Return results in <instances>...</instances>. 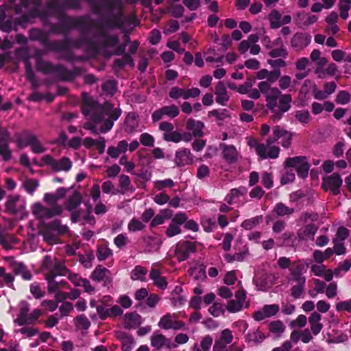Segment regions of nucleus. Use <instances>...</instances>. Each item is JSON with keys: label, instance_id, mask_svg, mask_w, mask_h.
Listing matches in <instances>:
<instances>
[{"label": "nucleus", "instance_id": "obj_22", "mask_svg": "<svg viewBox=\"0 0 351 351\" xmlns=\"http://www.w3.org/2000/svg\"><path fill=\"white\" fill-rule=\"evenodd\" d=\"M193 162V156L188 149L183 148L177 151L175 154V163L177 166L191 165Z\"/></svg>", "mask_w": 351, "mask_h": 351}, {"label": "nucleus", "instance_id": "obj_18", "mask_svg": "<svg viewBox=\"0 0 351 351\" xmlns=\"http://www.w3.org/2000/svg\"><path fill=\"white\" fill-rule=\"evenodd\" d=\"M5 207L12 213L22 212L25 208V202L19 195L9 196Z\"/></svg>", "mask_w": 351, "mask_h": 351}, {"label": "nucleus", "instance_id": "obj_63", "mask_svg": "<svg viewBox=\"0 0 351 351\" xmlns=\"http://www.w3.org/2000/svg\"><path fill=\"white\" fill-rule=\"evenodd\" d=\"M296 119L302 123H308L311 121L308 111L306 110H298L295 112Z\"/></svg>", "mask_w": 351, "mask_h": 351}, {"label": "nucleus", "instance_id": "obj_33", "mask_svg": "<svg viewBox=\"0 0 351 351\" xmlns=\"http://www.w3.org/2000/svg\"><path fill=\"white\" fill-rule=\"evenodd\" d=\"M128 147V142L123 140L118 143L117 147H109L107 153L112 158H117L121 154L125 153L127 151Z\"/></svg>", "mask_w": 351, "mask_h": 351}, {"label": "nucleus", "instance_id": "obj_7", "mask_svg": "<svg viewBox=\"0 0 351 351\" xmlns=\"http://www.w3.org/2000/svg\"><path fill=\"white\" fill-rule=\"evenodd\" d=\"M286 167L295 168L298 175L300 178H306L308 176L310 165L305 156H295L288 158L285 162Z\"/></svg>", "mask_w": 351, "mask_h": 351}, {"label": "nucleus", "instance_id": "obj_1", "mask_svg": "<svg viewBox=\"0 0 351 351\" xmlns=\"http://www.w3.org/2000/svg\"><path fill=\"white\" fill-rule=\"evenodd\" d=\"M83 114L91 121L84 125V128L90 130L93 134H97V130L94 124H101L100 132L106 133L111 130L114 121L117 120L121 115V110L114 108L109 103L99 105L91 98L84 99L82 105Z\"/></svg>", "mask_w": 351, "mask_h": 351}, {"label": "nucleus", "instance_id": "obj_52", "mask_svg": "<svg viewBox=\"0 0 351 351\" xmlns=\"http://www.w3.org/2000/svg\"><path fill=\"white\" fill-rule=\"evenodd\" d=\"M169 95L173 99H178L179 98L186 99V89L173 86L169 90Z\"/></svg>", "mask_w": 351, "mask_h": 351}, {"label": "nucleus", "instance_id": "obj_40", "mask_svg": "<svg viewBox=\"0 0 351 351\" xmlns=\"http://www.w3.org/2000/svg\"><path fill=\"white\" fill-rule=\"evenodd\" d=\"M320 321L321 315L317 312H314L309 318L311 329L315 335H318L323 328V325Z\"/></svg>", "mask_w": 351, "mask_h": 351}, {"label": "nucleus", "instance_id": "obj_20", "mask_svg": "<svg viewBox=\"0 0 351 351\" xmlns=\"http://www.w3.org/2000/svg\"><path fill=\"white\" fill-rule=\"evenodd\" d=\"M220 149L222 151L223 159L228 163H234L240 156L239 152L234 145L221 143Z\"/></svg>", "mask_w": 351, "mask_h": 351}, {"label": "nucleus", "instance_id": "obj_6", "mask_svg": "<svg viewBox=\"0 0 351 351\" xmlns=\"http://www.w3.org/2000/svg\"><path fill=\"white\" fill-rule=\"evenodd\" d=\"M232 332L224 329L218 333L213 345V351H243V348L233 343L228 346L233 340Z\"/></svg>", "mask_w": 351, "mask_h": 351}, {"label": "nucleus", "instance_id": "obj_62", "mask_svg": "<svg viewBox=\"0 0 351 351\" xmlns=\"http://www.w3.org/2000/svg\"><path fill=\"white\" fill-rule=\"evenodd\" d=\"M154 188L158 191L163 189L164 188H171L175 185L174 182L171 179H166L164 180H156L154 183Z\"/></svg>", "mask_w": 351, "mask_h": 351}, {"label": "nucleus", "instance_id": "obj_26", "mask_svg": "<svg viewBox=\"0 0 351 351\" xmlns=\"http://www.w3.org/2000/svg\"><path fill=\"white\" fill-rule=\"evenodd\" d=\"M311 271L316 276L323 277L326 281H330L333 278L331 270L327 269L323 264H315L311 266Z\"/></svg>", "mask_w": 351, "mask_h": 351}, {"label": "nucleus", "instance_id": "obj_8", "mask_svg": "<svg viewBox=\"0 0 351 351\" xmlns=\"http://www.w3.org/2000/svg\"><path fill=\"white\" fill-rule=\"evenodd\" d=\"M158 326L164 330H184L185 323L178 319L177 313H167L160 319Z\"/></svg>", "mask_w": 351, "mask_h": 351}, {"label": "nucleus", "instance_id": "obj_56", "mask_svg": "<svg viewBox=\"0 0 351 351\" xmlns=\"http://www.w3.org/2000/svg\"><path fill=\"white\" fill-rule=\"evenodd\" d=\"M163 139L167 142L179 143L182 139V136L177 131L172 130L169 133H164Z\"/></svg>", "mask_w": 351, "mask_h": 351}, {"label": "nucleus", "instance_id": "obj_54", "mask_svg": "<svg viewBox=\"0 0 351 351\" xmlns=\"http://www.w3.org/2000/svg\"><path fill=\"white\" fill-rule=\"evenodd\" d=\"M39 185L38 181L35 179H28L23 182V186L29 194H33Z\"/></svg>", "mask_w": 351, "mask_h": 351}, {"label": "nucleus", "instance_id": "obj_31", "mask_svg": "<svg viewBox=\"0 0 351 351\" xmlns=\"http://www.w3.org/2000/svg\"><path fill=\"white\" fill-rule=\"evenodd\" d=\"M149 277L152 280L154 286L162 290L167 288V282L166 279L161 276L159 270L156 269H152L150 271Z\"/></svg>", "mask_w": 351, "mask_h": 351}, {"label": "nucleus", "instance_id": "obj_38", "mask_svg": "<svg viewBox=\"0 0 351 351\" xmlns=\"http://www.w3.org/2000/svg\"><path fill=\"white\" fill-rule=\"evenodd\" d=\"M213 340L210 335L203 337L199 343H195L191 351H210Z\"/></svg>", "mask_w": 351, "mask_h": 351}, {"label": "nucleus", "instance_id": "obj_35", "mask_svg": "<svg viewBox=\"0 0 351 351\" xmlns=\"http://www.w3.org/2000/svg\"><path fill=\"white\" fill-rule=\"evenodd\" d=\"M119 186L120 188L119 193L121 194L128 192L133 193L135 190L131 184L129 176L124 174L121 175L119 178Z\"/></svg>", "mask_w": 351, "mask_h": 351}, {"label": "nucleus", "instance_id": "obj_55", "mask_svg": "<svg viewBox=\"0 0 351 351\" xmlns=\"http://www.w3.org/2000/svg\"><path fill=\"white\" fill-rule=\"evenodd\" d=\"M14 242V239L11 235L5 234L3 231L0 230V244L2 245L5 249H11V243Z\"/></svg>", "mask_w": 351, "mask_h": 351}, {"label": "nucleus", "instance_id": "obj_10", "mask_svg": "<svg viewBox=\"0 0 351 351\" xmlns=\"http://www.w3.org/2000/svg\"><path fill=\"white\" fill-rule=\"evenodd\" d=\"M32 213L39 219L51 218L62 213V208L60 205H53L51 208L43 206L40 203H35L32 208Z\"/></svg>", "mask_w": 351, "mask_h": 351}, {"label": "nucleus", "instance_id": "obj_60", "mask_svg": "<svg viewBox=\"0 0 351 351\" xmlns=\"http://www.w3.org/2000/svg\"><path fill=\"white\" fill-rule=\"evenodd\" d=\"M129 243V239L125 234H119L114 239V245L119 249L123 248Z\"/></svg>", "mask_w": 351, "mask_h": 351}, {"label": "nucleus", "instance_id": "obj_64", "mask_svg": "<svg viewBox=\"0 0 351 351\" xmlns=\"http://www.w3.org/2000/svg\"><path fill=\"white\" fill-rule=\"evenodd\" d=\"M292 84L291 77L289 75L280 76L278 79V86L282 90L290 88Z\"/></svg>", "mask_w": 351, "mask_h": 351}, {"label": "nucleus", "instance_id": "obj_17", "mask_svg": "<svg viewBox=\"0 0 351 351\" xmlns=\"http://www.w3.org/2000/svg\"><path fill=\"white\" fill-rule=\"evenodd\" d=\"M151 345L155 349L165 347L168 349L176 348V344H173L169 339H167L161 333L154 332L150 337Z\"/></svg>", "mask_w": 351, "mask_h": 351}, {"label": "nucleus", "instance_id": "obj_9", "mask_svg": "<svg viewBox=\"0 0 351 351\" xmlns=\"http://www.w3.org/2000/svg\"><path fill=\"white\" fill-rule=\"evenodd\" d=\"M19 141L23 147L29 145L32 151L35 154H42L46 151V148L41 144L38 137L29 132H23Z\"/></svg>", "mask_w": 351, "mask_h": 351}, {"label": "nucleus", "instance_id": "obj_36", "mask_svg": "<svg viewBox=\"0 0 351 351\" xmlns=\"http://www.w3.org/2000/svg\"><path fill=\"white\" fill-rule=\"evenodd\" d=\"M82 197L78 192H75L72 195L68 197L64 206L68 211L77 209L78 206L81 204Z\"/></svg>", "mask_w": 351, "mask_h": 351}, {"label": "nucleus", "instance_id": "obj_5", "mask_svg": "<svg viewBox=\"0 0 351 351\" xmlns=\"http://www.w3.org/2000/svg\"><path fill=\"white\" fill-rule=\"evenodd\" d=\"M19 312L14 322L19 326L34 324L41 315L39 309H34L29 313V304L26 301H21L18 306Z\"/></svg>", "mask_w": 351, "mask_h": 351}, {"label": "nucleus", "instance_id": "obj_12", "mask_svg": "<svg viewBox=\"0 0 351 351\" xmlns=\"http://www.w3.org/2000/svg\"><path fill=\"white\" fill-rule=\"evenodd\" d=\"M259 40L257 34H253L248 36L247 40H242L239 45V51L241 53H245L249 49L252 55H257L261 51V47L256 44Z\"/></svg>", "mask_w": 351, "mask_h": 351}, {"label": "nucleus", "instance_id": "obj_16", "mask_svg": "<svg viewBox=\"0 0 351 351\" xmlns=\"http://www.w3.org/2000/svg\"><path fill=\"white\" fill-rule=\"evenodd\" d=\"M311 41V36L307 33L298 32L295 34L291 40V46L295 51H301L306 48Z\"/></svg>", "mask_w": 351, "mask_h": 351}, {"label": "nucleus", "instance_id": "obj_57", "mask_svg": "<svg viewBox=\"0 0 351 351\" xmlns=\"http://www.w3.org/2000/svg\"><path fill=\"white\" fill-rule=\"evenodd\" d=\"M101 41L103 43L104 47H110L115 46L119 41V38L116 35L105 34L102 36Z\"/></svg>", "mask_w": 351, "mask_h": 351}, {"label": "nucleus", "instance_id": "obj_50", "mask_svg": "<svg viewBox=\"0 0 351 351\" xmlns=\"http://www.w3.org/2000/svg\"><path fill=\"white\" fill-rule=\"evenodd\" d=\"M297 20L299 23H302L304 26H309L317 22L318 18L315 15L307 14L304 16L303 14L298 12L296 14Z\"/></svg>", "mask_w": 351, "mask_h": 351}, {"label": "nucleus", "instance_id": "obj_45", "mask_svg": "<svg viewBox=\"0 0 351 351\" xmlns=\"http://www.w3.org/2000/svg\"><path fill=\"white\" fill-rule=\"evenodd\" d=\"M247 190L245 187H240L239 189H232L230 193L226 196V201L228 204L231 205L233 204L235 199L239 198L240 196L245 195Z\"/></svg>", "mask_w": 351, "mask_h": 351}, {"label": "nucleus", "instance_id": "obj_41", "mask_svg": "<svg viewBox=\"0 0 351 351\" xmlns=\"http://www.w3.org/2000/svg\"><path fill=\"white\" fill-rule=\"evenodd\" d=\"M138 126V116L134 113L128 114L125 121V131L128 133H132L136 130Z\"/></svg>", "mask_w": 351, "mask_h": 351}, {"label": "nucleus", "instance_id": "obj_42", "mask_svg": "<svg viewBox=\"0 0 351 351\" xmlns=\"http://www.w3.org/2000/svg\"><path fill=\"white\" fill-rule=\"evenodd\" d=\"M125 65L134 66L133 59L130 54L125 53L121 58L116 59L114 62L113 69L114 71H119Z\"/></svg>", "mask_w": 351, "mask_h": 351}, {"label": "nucleus", "instance_id": "obj_34", "mask_svg": "<svg viewBox=\"0 0 351 351\" xmlns=\"http://www.w3.org/2000/svg\"><path fill=\"white\" fill-rule=\"evenodd\" d=\"M14 281V276L10 273H6L5 269L0 267V288L5 285L12 289H15Z\"/></svg>", "mask_w": 351, "mask_h": 351}, {"label": "nucleus", "instance_id": "obj_39", "mask_svg": "<svg viewBox=\"0 0 351 351\" xmlns=\"http://www.w3.org/2000/svg\"><path fill=\"white\" fill-rule=\"evenodd\" d=\"M122 343L123 351H130L135 346L134 338L124 332H119L117 335Z\"/></svg>", "mask_w": 351, "mask_h": 351}, {"label": "nucleus", "instance_id": "obj_2", "mask_svg": "<svg viewBox=\"0 0 351 351\" xmlns=\"http://www.w3.org/2000/svg\"><path fill=\"white\" fill-rule=\"evenodd\" d=\"M272 134L266 141V145L258 143L256 139L248 140V145L255 149L256 153L262 159L277 158L279 155L280 148L278 146L272 145L277 141L282 147L287 148L291 145L292 134L284 128L279 125L274 126L271 128Z\"/></svg>", "mask_w": 351, "mask_h": 351}, {"label": "nucleus", "instance_id": "obj_46", "mask_svg": "<svg viewBox=\"0 0 351 351\" xmlns=\"http://www.w3.org/2000/svg\"><path fill=\"white\" fill-rule=\"evenodd\" d=\"M273 212L278 217H284L292 215L294 209L287 206L283 203L279 202L274 206Z\"/></svg>", "mask_w": 351, "mask_h": 351}, {"label": "nucleus", "instance_id": "obj_53", "mask_svg": "<svg viewBox=\"0 0 351 351\" xmlns=\"http://www.w3.org/2000/svg\"><path fill=\"white\" fill-rule=\"evenodd\" d=\"M265 339V336L258 330L249 332L246 336V341L255 343H261Z\"/></svg>", "mask_w": 351, "mask_h": 351}, {"label": "nucleus", "instance_id": "obj_51", "mask_svg": "<svg viewBox=\"0 0 351 351\" xmlns=\"http://www.w3.org/2000/svg\"><path fill=\"white\" fill-rule=\"evenodd\" d=\"M75 325L78 330H86L90 326V322L84 315H80L75 319Z\"/></svg>", "mask_w": 351, "mask_h": 351}, {"label": "nucleus", "instance_id": "obj_28", "mask_svg": "<svg viewBox=\"0 0 351 351\" xmlns=\"http://www.w3.org/2000/svg\"><path fill=\"white\" fill-rule=\"evenodd\" d=\"M254 281L259 290L266 291L275 283V276L271 274H265Z\"/></svg>", "mask_w": 351, "mask_h": 351}, {"label": "nucleus", "instance_id": "obj_29", "mask_svg": "<svg viewBox=\"0 0 351 351\" xmlns=\"http://www.w3.org/2000/svg\"><path fill=\"white\" fill-rule=\"evenodd\" d=\"M204 124L200 121L189 119L186 123V129L192 133L194 136H202Z\"/></svg>", "mask_w": 351, "mask_h": 351}, {"label": "nucleus", "instance_id": "obj_58", "mask_svg": "<svg viewBox=\"0 0 351 351\" xmlns=\"http://www.w3.org/2000/svg\"><path fill=\"white\" fill-rule=\"evenodd\" d=\"M351 267V262L349 260H346L341 265L335 269L333 276L337 277L341 276L343 274L346 273Z\"/></svg>", "mask_w": 351, "mask_h": 351}, {"label": "nucleus", "instance_id": "obj_4", "mask_svg": "<svg viewBox=\"0 0 351 351\" xmlns=\"http://www.w3.org/2000/svg\"><path fill=\"white\" fill-rule=\"evenodd\" d=\"M22 7L24 8H30V11L28 14H24L21 17L19 23L22 26H25L26 23H32V19L36 16L46 17L48 15L61 14L62 10L66 7L75 8L77 5V2H67L64 5H60L57 2H50L48 3L46 11L41 13L40 10V0H32L31 3H29L26 0H21Z\"/></svg>", "mask_w": 351, "mask_h": 351}, {"label": "nucleus", "instance_id": "obj_11", "mask_svg": "<svg viewBox=\"0 0 351 351\" xmlns=\"http://www.w3.org/2000/svg\"><path fill=\"white\" fill-rule=\"evenodd\" d=\"M196 250V245L194 242L184 241H180L175 247V256L178 261L186 260L191 253Z\"/></svg>", "mask_w": 351, "mask_h": 351}, {"label": "nucleus", "instance_id": "obj_30", "mask_svg": "<svg viewBox=\"0 0 351 351\" xmlns=\"http://www.w3.org/2000/svg\"><path fill=\"white\" fill-rule=\"evenodd\" d=\"M141 317L136 313H130L124 316L123 325L127 328H135L141 324Z\"/></svg>", "mask_w": 351, "mask_h": 351}, {"label": "nucleus", "instance_id": "obj_24", "mask_svg": "<svg viewBox=\"0 0 351 351\" xmlns=\"http://www.w3.org/2000/svg\"><path fill=\"white\" fill-rule=\"evenodd\" d=\"M317 230V227L313 223L307 224L298 230L297 236L298 239L301 241L313 240Z\"/></svg>", "mask_w": 351, "mask_h": 351}, {"label": "nucleus", "instance_id": "obj_43", "mask_svg": "<svg viewBox=\"0 0 351 351\" xmlns=\"http://www.w3.org/2000/svg\"><path fill=\"white\" fill-rule=\"evenodd\" d=\"M147 270L141 266H136L131 271L130 278L132 280H139L141 282L146 281V275Z\"/></svg>", "mask_w": 351, "mask_h": 351}, {"label": "nucleus", "instance_id": "obj_14", "mask_svg": "<svg viewBox=\"0 0 351 351\" xmlns=\"http://www.w3.org/2000/svg\"><path fill=\"white\" fill-rule=\"evenodd\" d=\"M179 112L178 107L175 104H171L163 106L155 110L152 113V117L154 122H157L163 119L165 116L170 119H173L179 114Z\"/></svg>", "mask_w": 351, "mask_h": 351}, {"label": "nucleus", "instance_id": "obj_49", "mask_svg": "<svg viewBox=\"0 0 351 351\" xmlns=\"http://www.w3.org/2000/svg\"><path fill=\"white\" fill-rule=\"evenodd\" d=\"M268 19L271 29H277L282 25L281 14L276 10H274L270 12Z\"/></svg>", "mask_w": 351, "mask_h": 351}, {"label": "nucleus", "instance_id": "obj_23", "mask_svg": "<svg viewBox=\"0 0 351 351\" xmlns=\"http://www.w3.org/2000/svg\"><path fill=\"white\" fill-rule=\"evenodd\" d=\"M304 266L300 261L294 263V268L290 269L289 280L296 283H306V278L302 275Z\"/></svg>", "mask_w": 351, "mask_h": 351}, {"label": "nucleus", "instance_id": "obj_19", "mask_svg": "<svg viewBox=\"0 0 351 351\" xmlns=\"http://www.w3.org/2000/svg\"><path fill=\"white\" fill-rule=\"evenodd\" d=\"M45 278L47 282V289L49 293H56L61 289H71L65 280L57 281L53 274H45Z\"/></svg>", "mask_w": 351, "mask_h": 351}, {"label": "nucleus", "instance_id": "obj_61", "mask_svg": "<svg viewBox=\"0 0 351 351\" xmlns=\"http://www.w3.org/2000/svg\"><path fill=\"white\" fill-rule=\"evenodd\" d=\"M112 254V250L105 246H99L97 250V257L99 261L106 260Z\"/></svg>", "mask_w": 351, "mask_h": 351}, {"label": "nucleus", "instance_id": "obj_21", "mask_svg": "<svg viewBox=\"0 0 351 351\" xmlns=\"http://www.w3.org/2000/svg\"><path fill=\"white\" fill-rule=\"evenodd\" d=\"M11 261L10 265L15 275H20L23 280H30L32 276L30 271L27 269L24 263L15 261L12 258H9Z\"/></svg>", "mask_w": 351, "mask_h": 351}, {"label": "nucleus", "instance_id": "obj_25", "mask_svg": "<svg viewBox=\"0 0 351 351\" xmlns=\"http://www.w3.org/2000/svg\"><path fill=\"white\" fill-rule=\"evenodd\" d=\"M90 278L92 280L101 282L108 281L110 282L112 280L110 271L101 266H97L91 274Z\"/></svg>", "mask_w": 351, "mask_h": 351}, {"label": "nucleus", "instance_id": "obj_15", "mask_svg": "<svg viewBox=\"0 0 351 351\" xmlns=\"http://www.w3.org/2000/svg\"><path fill=\"white\" fill-rule=\"evenodd\" d=\"M341 184L342 180L340 176L337 173H332L324 178L322 186L325 190H330L333 194L337 195L340 193Z\"/></svg>", "mask_w": 351, "mask_h": 351}, {"label": "nucleus", "instance_id": "obj_27", "mask_svg": "<svg viewBox=\"0 0 351 351\" xmlns=\"http://www.w3.org/2000/svg\"><path fill=\"white\" fill-rule=\"evenodd\" d=\"M248 254V247L245 245L242 247L241 249L239 250V252H236L234 254H226L224 255V258L228 263H232L234 261L241 262L245 260Z\"/></svg>", "mask_w": 351, "mask_h": 351}, {"label": "nucleus", "instance_id": "obj_32", "mask_svg": "<svg viewBox=\"0 0 351 351\" xmlns=\"http://www.w3.org/2000/svg\"><path fill=\"white\" fill-rule=\"evenodd\" d=\"M215 94L217 95V103L222 106H225L226 102L229 100V96L227 93L226 88L222 82H219L217 83Z\"/></svg>", "mask_w": 351, "mask_h": 351}, {"label": "nucleus", "instance_id": "obj_59", "mask_svg": "<svg viewBox=\"0 0 351 351\" xmlns=\"http://www.w3.org/2000/svg\"><path fill=\"white\" fill-rule=\"evenodd\" d=\"M350 94L346 90L339 91L336 96V102L339 104L345 105L350 102Z\"/></svg>", "mask_w": 351, "mask_h": 351}, {"label": "nucleus", "instance_id": "obj_44", "mask_svg": "<svg viewBox=\"0 0 351 351\" xmlns=\"http://www.w3.org/2000/svg\"><path fill=\"white\" fill-rule=\"evenodd\" d=\"M69 270L66 267L63 262L56 263L52 269L45 274H53L54 277L58 276H66Z\"/></svg>", "mask_w": 351, "mask_h": 351}, {"label": "nucleus", "instance_id": "obj_37", "mask_svg": "<svg viewBox=\"0 0 351 351\" xmlns=\"http://www.w3.org/2000/svg\"><path fill=\"white\" fill-rule=\"evenodd\" d=\"M72 165L71 160L68 157L64 156L59 160H55L53 170L56 171H69Z\"/></svg>", "mask_w": 351, "mask_h": 351}, {"label": "nucleus", "instance_id": "obj_47", "mask_svg": "<svg viewBox=\"0 0 351 351\" xmlns=\"http://www.w3.org/2000/svg\"><path fill=\"white\" fill-rule=\"evenodd\" d=\"M263 222V216H256L254 217L247 219L244 220L241 226L247 230H250L256 226H258L261 223Z\"/></svg>", "mask_w": 351, "mask_h": 351}, {"label": "nucleus", "instance_id": "obj_48", "mask_svg": "<svg viewBox=\"0 0 351 351\" xmlns=\"http://www.w3.org/2000/svg\"><path fill=\"white\" fill-rule=\"evenodd\" d=\"M269 331L275 337H280L284 332L285 326L281 321H274L269 324Z\"/></svg>", "mask_w": 351, "mask_h": 351}, {"label": "nucleus", "instance_id": "obj_13", "mask_svg": "<svg viewBox=\"0 0 351 351\" xmlns=\"http://www.w3.org/2000/svg\"><path fill=\"white\" fill-rule=\"evenodd\" d=\"M246 293L243 290H239L235 293V299L230 300L228 302L226 309L230 313H237L241 311L244 306L247 307V304H245Z\"/></svg>", "mask_w": 351, "mask_h": 351}, {"label": "nucleus", "instance_id": "obj_3", "mask_svg": "<svg viewBox=\"0 0 351 351\" xmlns=\"http://www.w3.org/2000/svg\"><path fill=\"white\" fill-rule=\"evenodd\" d=\"M261 93L265 95L267 107L273 113L272 119L279 120L282 114L288 111L291 107V97L290 95H282L276 87H271L269 82H261L258 84Z\"/></svg>", "mask_w": 351, "mask_h": 351}]
</instances>
